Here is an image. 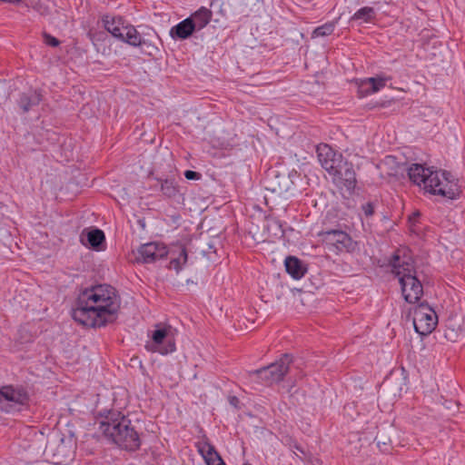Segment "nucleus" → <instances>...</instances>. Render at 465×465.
<instances>
[{"instance_id":"nucleus-1","label":"nucleus","mask_w":465,"mask_h":465,"mask_svg":"<svg viewBox=\"0 0 465 465\" xmlns=\"http://www.w3.org/2000/svg\"><path fill=\"white\" fill-rule=\"evenodd\" d=\"M120 305L121 299L115 288L99 284L80 292L71 314L84 326L101 328L115 322Z\"/></svg>"},{"instance_id":"nucleus-2","label":"nucleus","mask_w":465,"mask_h":465,"mask_svg":"<svg viewBox=\"0 0 465 465\" xmlns=\"http://www.w3.org/2000/svg\"><path fill=\"white\" fill-rule=\"evenodd\" d=\"M100 416L99 430L107 440L127 451L140 449V434L127 416L114 410L105 411Z\"/></svg>"},{"instance_id":"nucleus-3","label":"nucleus","mask_w":465,"mask_h":465,"mask_svg":"<svg viewBox=\"0 0 465 465\" xmlns=\"http://www.w3.org/2000/svg\"><path fill=\"white\" fill-rule=\"evenodd\" d=\"M292 361V356L285 353L279 361L254 371H248L245 375L251 381L271 386L283 380Z\"/></svg>"},{"instance_id":"nucleus-4","label":"nucleus","mask_w":465,"mask_h":465,"mask_svg":"<svg viewBox=\"0 0 465 465\" xmlns=\"http://www.w3.org/2000/svg\"><path fill=\"white\" fill-rule=\"evenodd\" d=\"M322 242L326 248L338 253H354L359 251V244L350 234L341 230H328L319 232Z\"/></svg>"},{"instance_id":"nucleus-5","label":"nucleus","mask_w":465,"mask_h":465,"mask_svg":"<svg viewBox=\"0 0 465 465\" xmlns=\"http://www.w3.org/2000/svg\"><path fill=\"white\" fill-rule=\"evenodd\" d=\"M412 315L414 330L421 336L430 334L437 326L438 316L435 311L427 303L420 302L410 311Z\"/></svg>"},{"instance_id":"nucleus-6","label":"nucleus","mask_w":465,"mask_h":465,"mask_svg":"<svg viewBox=\"0 0 465 465\" xmlns=\"http://www.w3.org/2000/svg\"><path fill=\"white\" fill-rule=\"evenodd\" d=\"M126 35L127 44L134 47H140L142 53L153 56L159 52L157 44L161 39L153 28H150L147 33L140 34L135 27H129Z\"/></svg>"},{"instance_id":"nucleus-7","label":"nucleus","mask_w":465,"mask_h":465,"mask_svg":"<svg viewBox=\"0 0 465 465\" xmlns=\"http://www.w3.org/2000/svg\"><path fill=\"white\" fill-rule=\"evenodd\" d=\"M329 174L332 176V183L343 195L351 196L354 193L357 179L351 163L343 161L339 164V167L333 169V172Z\"/></svg>"},{"instance_id":"nucleus-8","label":"nucleus","mask_w":465,"mask_h":465,"mask_svg":"<svg viewBox=\"0 0 465 465\" xmlns=\"http://www.w3.org/2000/svg\"><path fill=\"white\" fill-rule=\"evenodd\" d=\"M404 300L409 303L420 301L423 294V287L415 272L401 275L399 279Z\"/></svg>"},{"instance_id":"nucleus-9","label":"nucleus","mask_w":465,"mask_h":465,"mask_svg":"<svg viewBox=\"0 0 465 465\" xmlns=\"http://www.w3.org/2000/svg\"><path fill=\"white\" fill-rule=\"evenodd\" d=\"M168 256V248L156 242L143 244L138 249L137 262L143 263H152Z\"/></svg>"},{"instance_id":"nucleus-10","label":"nucleus","mask_w":465,"mask_h":465,"mask_svg":"<svg viewBox=\"0 0 465 465\" xmlns=\"http://www.w3.org/2000/svg\"><path fill=\"white\" fill-rule=\"evenodd\" d=\"M316 153L322 167L329 173L333 172V169L339 167V164L343 162L342 154L334 151L327 143L318 144Z\"/></svg>"},{"instance_id":"nucleus-11","label":"nucleus","mask_w":465,"mask_h":465,"mask_svg":"<svg viewBox=\"0 0 465 465\" xmlns=\"http://www.w3.org/2000/svg\"><path fill=\"white\" fill-rule=\"evenodd\" d=\"M104 29L114 37L127 44V32L129 27H134L126 24L122 16L104 15L102 18Z\"/></svg>"},{"instance_id":"nucleus-12","label":"nucleus","mask_w":465,"mask_h":465,"mask_svg":"<svg viewBox=\"0 0 465 465\" xmlns=\"http://www.w3.org/2000/svg\"><path fill=\"white\" fill-rule=\"evenodd\" d=\"M160 185V191L164 198L177 200L183 195L179 180L174 173L154 177Z\"/></svg>"},{"instance_id":"nucleus-13","label":"nucleus","mask_w":465,"mask_h":465,"mask_svg":"<svg viewBox=\"0 0 465 465\" xmlns=\"http://www.w3.org/2000/svg\"><path fill=\"white\" fill-rule=\"evenodd\" d=\"M392 272L400 279L401 275L415 272L411 257L405 251L397 250L389 261Z\"/></svg>"},{"instance_id":"nucleus-14","label":"nucleus","mask_w":465,"mask_h":465,"mask_svg":"<svg viewBox=\"0 0 465 465\" xmlns=\"http://www.w3.org/2000/svg\"><path fill=\"white\" fill-rule=\"evenodd\" d=\"M0 395L5 401L19 406H27L30 401L27 390L22 385L3 386L0 388Z\"/></svg>"},{"instance_id":"nucleus-15","label":"nucleus","mask_w":465,"mask_h":465,"mask_svg":"<svg viewBox=\"0 0 465 465\" xmlns=\"http://www.w3.org/2000/svg\"><path fill=\"white\" fill-rule=\"evenodd\" d=\"M441 176L442 184L436 189V194L450 200L458 198L461 193L458 180L447 171L441 172Z\"/></svg>"},{"instance_id":"nucleus-16","label":"nucleus","mask_w":465,"mask_h":465,"mask_svg":"<svg viewBox=\"0 0 465 465\" xmlns=\"http://www.w3.org/2000/svg\"><path fill=\"white\" fill-rule=\"evenodd\" d=\"M441 176L442 184L436 189V194L450 200L458 198L461 193L458 180L447 171L441 172Z\"/></svg>"},{"instance_id":"nucleus-17","label":"nucleus","mask_w":465,"mask_h":465,"mask_svg":"<svg viewBox=\"0 0 465 465\" xmlns=\"http://www.w3.org/2000/svg\"><path fill=\"white\" fill-rule=\"evenodd\" d=\"M166 328L157 329L153 332L152 340L153 342V351H157L162 355L171 353L175 351V342L173 339H169Z\"/></svg>"},{"instance_id":"nucleus-18","label":"nucleus","mask_w":465,"mask_h":465,"mask_svg":"<svg viewBox=\"0 0 465 465\" xmlns=\"http://www.w3.org/2000/svg\"><path fill=\"white\" fill-rule=\"evenodd\" d=\"M43 100V94L40 90L29 89L26 92L20 94L17 99V105L22 113L25 114L33 110Z\"/></svg>"},{"instance_id":"nucleus-19","label":"nucleus","mask_w":465,"mask_h":465,"mask_svg":"<svg viewBox=\"0 0 465 465\" xmlns=\"http://www.w3.org/2000/svg\"><path fill=\"white\" fill-rule=\"evenodd\" d=\"M168 255L170 256V268H173L176 272H179L188 259L186 247L181 243L173 244L168 249Z\"/></svg>"},{"instance_id":"nucleus-20","label":"nucleus","mask_w":465,"mask_h":465,"mask_svg":"<svg viewBox=\"0 0 465 465\" xmlns=\"http://www.w3.org/2000/svg\"><path fill=\"white\" fill-rule=\"evenodd\" d=\"M198 452L203 458L206 465H215V461L221 463L223 460L220 454L216 451L214 446L211 444L209 440L204 437L203 440L196 443Z\"/></svg>"},{"instance_id":"nucleus-21","label":"nucleus","mask_w":465,"mask_h":465,"mask_svg":"<svg viewBox=\"0 0 465 465\" xmlns=\"http://www.w3.org/2000/svg\"><path fill=\"white\" fill-rule=\"evenodd\" d=\"M194 31L195 29L193 20L187 17L171 28L170 35L173 39L183 40L190 37Z\"/></svg>"},{"instance_id":"nucleus-22","label":"nucleus","mask_w":465,"mask_h":465,"mask_svg":"<svg viewBox=\"0 0 465 465\" xmlns=\"http://www.w3.org/2000/svg\"><path fill=\"white\" fill-rule=\"evenodd\" d=\"M286 272L296 280L301 279L307 272L306 266L294 256H288L284 262Z\"/></svg>"},{"instance_id":"nucleus-23","label":"nucleus","mask_w":465,"mask_h":465,"mask_svg":"<svg viewBox=\"0 0 465 465\" xmlns=\"http://www.w3.org/2000/svg\"><path fill=\"white\" fill-rule=\"evenodd\" d=\"M212 17V11L203 6L197 11H195L193 14H192V15L188 18L193 20V24H194L195 30H202L210 23Z\"/></svg>"},{"instance_id":"nucleus-24","label":"nucleus","mask_w":465,"mask_h":465,"mask_svg":"<svg viewBox=\"0 0 465 465\" xmlns=\"http://www.w3.org/2000/svg\"><path fill=\"white\" fill-rule=\"evenodd\" d=\"M430 168H425L422 164L412 163L408 169V175L410 180L420 186L426 181V176Z\"/></svg>"},{"instance_id":"nucleus-25","label":"nucleus","mask_w":465,"mask_h":465,"mask_svg":"<svg viewBox=\"0 0 465 465\" xmlns=\"http://www.w3.org/2000/svg\"><path fill=\"white\" fill-rule=\"evenodd\" d=\"M441 184L442 180L440 177V172L433 171L431 169L428 170L426 181L423 183L424 188L430 193L436 194V189H438Z\"/></svg>"},{"instance_id":"nucleus-26","label":"nucleus","mask_w":465,"mask_h":465,"mask_svg":"<svg viewBox=\"0 0 465 465\" xmlns=\"http://www.w3.org/2000/svg\"><path fill=\"white\" fill-rule=\"evenodd\" d=\"M376 15V12L372 7L364 6L359 9L351 17V21L361 20L364 23L371 22Z\"/></svg>"},{"instance_id":"nucleus-27","label":"nucleus","mask_w":465,"mask_h":465,"mask_svg":"<svg viewBox=\"0 0 465 465\" xmlns=\"http://www.w3.org/2000/svg\"><path fill=\"white\" fill-rule=\"evenodd\" d=\"M104 241V233L100 229H94L87 233V242L94 249L98 250Z\"/></svg>"},{"instance_id":"nucleus-28","label":"nucleus","mask_w":465,"mask_h":465,"mask_svg":"<svg viewBox=\"0 0 465 465\" xmlns=\"http://www.w3.org/2000/svg\"><path fill=\"white\" fill-rule=\"evenodd\" d=\"M290 188V181L287 177L285 176H279L277 175L275 177V182L272 183L271 185V190L272 192H276L278 193L279 194H282L285 192H287Z\"/></svg>"},{"instance_id":"nucleus-29","label":"nucleus","mask_w":465,"mask_h":465,"mask_svg":"<svg viewBox=\"0 0 465 465\" xmlns=\"http://www.w3.org/2000/svg\"><path fill=\"white\" fill-rule=\"evenodd\" d=\"M267 230L274 238H282L284 235L282 225L278 219H270L267 221Z\"/></svg>"},{"instance_id":"nucleus-30","label":"nucleus","mask_w":465,"mask_h":465,"mask_svg":"<svg viewBox=\"0 0 465 465\" xmlns=\"http://www.w3.org/2000/svg\"><path fill=\"white\" fill-rule=\"evenodd\" d=\"M335 25L332 22L326 23L316 27L312 32V37L327 36L333 33Z\"/></svg>"},{"instance_id":"nucleus-31","label":"nucleus","mask_w":465,"mask_h":465,"mask_svg":"<svg viewBox=\"0 0 465 465\" xmlns=\"http://www.w3.org/2000/svg\"><path fill=\"white\" fill-rule=\"evenodd\" d=\"M387 78L381 76L370 77L368 78L369 85L371 86V91L374 93L380 91L386 84Z\"/></svg>"},{"instance_id":"nucleus-32","label":"nucleus","mask_w":465,"mask_h":465,"mask_svg":"<svg viewBox=\"0 0 465 465\" xmlns=\"http://www.w3.org/2000/svg\"><path fill=\"white\" fill-rule=\"evenodd\" d=\"M377 447L379 450L383 453H388L391 450V440L390 439H387L381 435H378L375 438Z\"/></svg>"},{"instance_id":"nucleus-33","label":"nucleus","mask_w":465,"mask_h":465,"mask_svg":"<svg viewBox=\"0 0 465 465\" xmlns=\"http://www.w3.org/2000/svg\"><path fill=\"white\" fill-rule=\"evenodd\" d=\"M369 84L368 78L360 81L358 84L359 96L362 97L374 93L373 91H371V86Z\"/></svg>"},{"instance_id":"nucleus-34","label":"nucleus","mask_w":465,"mask_h":465,"mask_svg":"<svg viewBox=\"0 0 465 465\" xmlns=\"http://www.w3.org/2000/svg\"><path fill=\"white\" fill-rule=\"evenodd\" d=\"M33 9L35 10L37 13H39L43 16H46L50 15V9L47 5H45L41 1H36L33 5Z\"/></svg>"},{"instance_id":"nucleus-35","label":"nucleus","mask_w":465,"mask_h":465,"mask_svg":"<svg viewBox=\"0 0 465 465\" xmlns=\"http://www.w3.org/2000/svg\"><path fill=\"white\" fill-rule=\"evenodd\" d=\"M289 446L292 450H296L301 454H302L304 456V458H302L301 456L295 454L296 457H298L301 460L304 461L308 459L307 452L303 450V448L297 441L290 440Z\"/></svg>"},{"instance_id":"nucleus-36","label":"nucleus","mask_w":465,"mask_h":465,"mask_svg":"<svg viewBox=\"0 0 465 465\" xmlns=\"http://www.w3.org/2000/svg\"><path fill=\"white\" fill-rule=\"evenodd\" d=\"M43 38L45 45H50L52 47H56L60 45V41L50 34L44 32Z\"/></svg>"},{"instance_id":"nucleus-37","label":"nucleus","mask_w":465,"mask_h":465,"mask_svg":"<svg viewBox=\"0 0 465 465\" xmlns=\"http://www.w3.org/2000/svg\"><path fill=\"white\" fill-rule=\"evenodd\" d=\"M184 177L187 180H200L202 177V174L198 172L192 171V170H186L184 172Z\"/></svg>"},{"instance_id":"nucleus-38","label":"nucleus","mask_w":465,"mask_h":465,"mask_svg":"<svg viewBox=\"0 0 465 465\" xmlns=\"http://www.w3.org/2000/svg\"><path fill=\"white\" fill-rule=\"evenodd\" d=\"M362 211L366 217H370L374 213V206L372 203H367L362 205Z\"/></svg>"},{"instance_id":"nucleus-39","label":"nucleus","mask_w":465,"mask_h":465,"mask_svg":"<svg viewBox=\"0 0 465 465\" xmlns=\"http://www.w3.org/2000/svg\"><path fill=\"white\" fill-rule=\"evenodd\" d=\"M229 402L231 405L234 406L235 408H238L240 401L236 396H231V397H229Z\"/></svg>"},{"instance_id":"nucleus-40","label":"nucleus","mask_w":465,"mask_h":465,"mask_svg":"<svg viewBox=\"0 0 465 465\" xmlns=\"http://www.w3.org/2000/svg\"><path fill=\"white\" fill-rule=\"evenodd\" d=\"M1 2L9 3V4H18L21 0H0Z\"/></svg>"},{"instance_id":"nucleus-41","label":"nucleus","mask_w":465,"mask_h":465,"mask_svg":"<svg viewBox=\"0 0 465 465\" xmlns=\"http://www.w3.org/2000/svg\"><path fill=\"white\" fill-rule=\"evenodd\" d=\"M413 216H414V217L420 216V213H419V212L414 213H413Z\"/></svg>"},{"instance_id":"nucleus-42","label":"nucleus","mask_w":465,"mask_h":465,"mask_svg":"<svg viewBox=\"0 0 465 465\" xmlns=\"http://www.w3.org/2000/svg\"><path fill=\"white\" fill-rule=\"evenodd\" d=\"M217 465H226L223 460H221V463H218Z\"/></svg>"},{"instance_id":"nucleus-43","label":"nucleus","mask_w":465,"mask_h":465,"mask_svg":"<svg viewBox=\"0 0 465 465\" xmlns=\"http://www.w3.org/2000/svg\"><path fill=\"white\" fill-rule=\"evenodd\" d=\"M243 465H251V464H249V463H244Z\"/></svg>"}]
</instances>
